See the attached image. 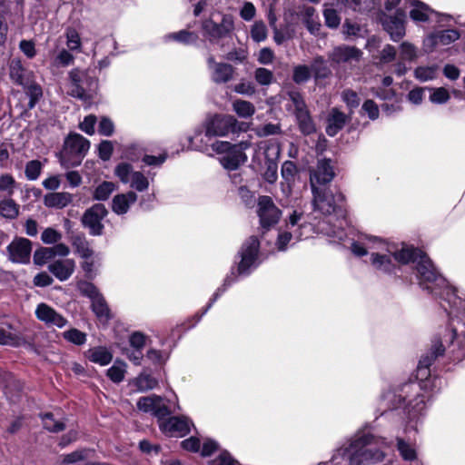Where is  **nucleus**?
<instances>
[{
  "label": "nucleus",
  "mask_w": 465,
  "mask_h": 465,
  "mask_svg": "<svg viewBox=\"0 0 465 465\" xmlns=\"http://www.w3.org/2000/svg\"><path fill=\"white\" fill-rule=\"evenodd\" d=\"M209 126V133L213 132L215 137H224L236 134L246 130V124L239 122L233 115L216 114L205 120Z\"/></svg>",
  "instance_id": "11"
},
{
  "label": "nucleus",
  "mask_w": 465,
  "mask_h": 465,
  "mask_svg": "<svg viewBox=\"0 0 465 465\" xmlns=\"http://www.w3.org/2000/svg\"><path fill=\"white\" fill-rule=\"evenodd\" d=\"M362 52L355 46L341 45L329 53V60L332 64H351L358 63L361 59Z\"/></svg>",
  "instance_id": "22"
},
{
  "label": "nucleus",
  "mask_w": 465,
  "mask_h": 465,
  "mask_svg": "<svg viewBox=\"0 0 465 465\" xmlns=\"http://www.w3.org/2000/svg\"><path fill=\"white\" fill-rule=\"evenodd\" d=\"M371 243L381 247L380 252L371 253V267L383 274L397 276L401 268L407 266L419 286L435 299L441 300L444 292L452 304L461 303V300L451 290V285L438 272L430 257L419 248L401 242L400 244L384 242L376 236H365Z\"/></svg>",
  "instance_id": "2"
},
{
  "label": "nucleus",
  "mask_w": 465,
  "mask_h": 465,
  "mask_svg": "<svg viewBox=\"0 0 465 465\" xmlns=\"http://www.w3.org/2000/svg\"><path fill=\"white\" fill-rule=\"evenodd\" d=\"M309 227L308 225H301L300 228L295 230H286L283 232H280L278 233L277 241H276V246L277 249L281 252H283L286 250L288 243L294 239L295 241H300L304 237L303 231ZM307 236H305L306 238Z\"/></svg>",
  "instance_id": "29"
},
{
  "label": "nucleus",
  "mask_w": 465,
  "mask_h": 465,
  "mask_svg": "<svg viewBox=\"0 0 465 465\" xmlns=\"http://www.w3.org/2000/svg\"><path fill=\"white\" fill-rule=\"evenodd\" d=\"M19 214V205L11 197L0 202V215L7 219H15Z\"/></svg>",
  "instance_id": "42"
},
{
  "label": "nucleus",
  "mask_w": 465,
  "mask_h": 465,
  "mask_svg": "<svg viewBox=\"0 0 465 465\" xmlns=\"http://www.w3.org/2000/svg\"><path fill=\"white\" fill-rule=\"evenodd\" d=\"M257 215L262 229H270L281 219L282 211L275 205L272 197L259 196L257 201Z\"/></svg>",
  "instance_id": "13"
},
{
  "label": "nucleus",
  "mask_w": 465,
  "mask_h": 465,
  "mask_svg": "<svg viewBox=\"0 0 465 465\" xmlns=\"http://www.w3.org/2000/svg\"><path fill=\"white\" fill-rule=\"evenodd\" d=\"M24 342V338L19 331L10 324L0 327V344L19 346Z\"/></svg>",
  "instance_id": "30"
},
{
  "label": "nucleus",
  "mask_w": 465,
  "mask_h": 465,
  "mask_svg": "<svg viewBox=\"0 0 465 465\" xmlns=\"http://www.w3.org/2000/svg\"><path fill=\"white\" fill-rule=\"evenodd\" d=\"M43 164L38 160H31L26 163L25 167V175L29 181H35L42 173Z\"/></svg>",
  "instance_id": "53"
},
{
  "label": "nucleus",
  "mask_w": 465,
  "mask_h": 465,
  "mask_svg": "<svg viewBox=\"0 0 465 465\" xmlns=\"http://www.w3.org/2000/svg\"><path fill=\"white\" fill-rule=\"evenodd\" d=\"M145 357L153 364L163 365L168 361L170 352L151 348L146 351Z\"/></svg>",
  "instance_id": "52"
},
{
  "label": "nucleus",
  "mask_w": 465,
  "mask_h": 465,
  "mask_svg": "<svg viewBox=\"0 0 465 465\" xmlns=\"http://www.w3.org/2000/svg\"><path fill=\"white\" fill-rule=\"evenodd\" d=\"M334 175L333 168L331 165V160L322 159L318 161L316 169L311 174V188L328 187L327 184L331 182Z\"/></svg>",
  "instance_id": "23"
},
{
  "label": "nucleus",
  "mask_w": 465,
  "mask_h": 465,
  "mask_svg": "<svg viewBox=\"0 0 465 465\" xmlns=\"http://www.w3.org/2000/svg\"><path fill=\"white\" fill-rule=\"evenodd\" d=\"M134 172L131 163L122 162L115 166L114 173L123 183L126 184L130 182Z\"/></svg>",
  "instance_id": "45"
},
{
  "label": "nucleus",
  "mask_w": 465,
  "mask_h": 465,
  "mask_svg": "<svg viewBox=\"0 0 465 465\" xmlns=\"http://www.w3.org/2000/svg\"><path fill=\"white\" fill-rule=\"evenodd\" d=\"M130 187L137 192H144L149 188L148 178L141 172H134L128 183Z\"/></svg>",
  "instance_id": "48"
},
{
  "label": "nucleus",
  "mask_w": 465,
  "mask_h": 465,
  "mask_svg": "<svg viewBox=\"0 0 465 465\" xmlns=\"http://www.w3.org/2000/svg\"><path fill=\"white\" fill-rule=\"evenodd\" d=\"M161 430L170 437H183L190 432L191 421L185 417H165L158 422Z\"/></svg>",
  "instance_id": "18"
},
{
  "label": "nucleus",
  "mask_w": 465,
  "mask_h": 465,
  "mask_svg": "<svg viewBox=\"0 0 465 465\" xmlns=\"http://www.w3.org/2000/svg\"><path fill=\"white\" fill-rule=\"evenodd\" d=\"M90 149V141L82 134L71 132L60 150V165L70 168L78 166Z\"/></svg>",
  "instance_id": "7"
},
{
  "label": "nucleus",
  "mask_w": 465,
  "mask_h": 465,
  "mask_svg": "<svg viewBox=\"0 0 465 465\" xmlns=\"http://www.w3.org/2000/svg\"><path fill=\"white\" fill-rule=\"evenodd\" d=\"M417 57V50L416 47L409 43V42H403L400 45V59L403 61H409L411 62L415 60Z\"/></svg>",
  "instance_id": "62"
},
{
  "label": "nucleus",
  "mask_w": 465,
  "mask_h": 465,
  "mask_svg": "<svg viewBox=\"0 0 465 465\" xmlns=\"http://www.w3.org/2000/svg\"><path fill=\"white\" fill-rule=\"evenodd\" d=\"M137 408L146 413H151L158 419V422L162 418L170 416L168 407L163 403L162 397L155 394L141 397L137 401Z\"/></svg>",
  "instance_id": "19"
},
{
  "label": "nucleus",
  "mask_w": 465,
  "mask_h": 465,
  "mask_svg": "<svg viewBox=\"0 0 465 465\" xmlns=\"http://www.w3.org/2000/svg\"><path fill=\"white\" fill-rule=\"evenodd\" d=\"M253 76L260 85H270L274 79L273 73L265 67L257 68L254 71Z\"/></svg>",
  "instance_id": "58"
},
{
  "label": "nucleus",
  "mask_w": 465,
  "mask_h": 465,
  "mask_svg": "<svg viewBox=\"0 0 465 465\" xmlns=\"http://www.w3.org/2000/svg\"><path fill=\"white\" fill-rule=\"evenodd\" d=\"M35 314L38 320L45 322L46 324L55 323L57 319L56 312L45 303H40L37 306Z\"/></svg>",
  "instance_id": "43"
},
{
  "label": "nucleus",
  "mask_w": 465,
  "mask_h": 465,
  "mask_svg": "<svg viewBox=\"0 0 465 465\" xmlns=\"http://www.w3.org/2000/svg\"><path fill=\"white\" fill-rule=\"evenodd\" d=\"M107 214L108 211L103 203H95L85 210L82 216V223L92 236H101L104 230L103 220Z\"/></svg>",
  "instance_id": "14"
},
{
  "label": "nucleus",
  "mask_w": 465,
  "mask_h": 465,
  "mask_svg": "<svg viewBox=\"0 0 465 465\" xmlns=\"http://www.w3.org/2000/svg\"><path fill=\"white\" fill-rule=\"evenodd\" d=\"M364 30L359 24L352 22L350 19H346L342 25V34L346 40H351L353 38H364L366 35Z\"/></svg>",
  "instance_id": "39"
},
{
  "label": "nucleus",
  "mask_w": 465,
  "mask_h": 465,
  "mask_svg": "<svg viewBox=\"0 0 465 465\" xmlns=\"http://www.w3.org/2000/svg\"><path fill=\"white\" fill-rule=\"evenodd\" d=\"M207 68L210 72L212 81L217 84L230 82L234 74V67L226 63H218L213 54L206 59Z\"/></svg>",
  "instance_id": "20"
},
{
  "label": "nucleus",
  "mask_w": 465,
  "mask_h": 465,
  "mask_svg": "<svg viewBox=\"0 0 465 465\" xmlns=\"http://www.w3.org/2000/svg\"><path fill=\"white\" fill-rule=\"evenodd\" d=\"M411 9L410 11V17L415 23L426 22H444L450 20V16L445 14H440L431 9L428 5L420 1H411Z\"/></svg>",
  "instance_id": "17"
},
{
  "label": "nucleus",
  "mask_w": 465,
  "mask_h": 465,
  "mask_svg": "<svg viewBox=\"0 0 465 465\" xmlns=\"http://www.w3.org/2000/svg\"><path fill=\"white\" fill-rule=\"evenodd\" d=\"M406 14L402 9H396L392 15H384L381 21L383 29L393 42L400 41L405 35Z\"/></svg>",
  "instance_id": "16"
},
{
  "label": "nucleus",
  "mask_w": 465,
  "mask_h": 465,
  "mask_svg": "<svg viewBox=\"0 0 465 465\" xmlns=\"http://www.w3.org/2000/svg\"><path fill=\"white\" fill-rule=\"evenodd\" d=\"M396 441L397 450L405 461H413L417 460V451L410 442L406 441L401 437H397Z\"/></svg>",
  "instance_id": "38"
},
{
  "label": "nucleus",
  "mask_w": 465,
  "mask_h": 465,
  "mask_svg": "<svg viewBox=\"0 0 465 465\" xmlns=\"http://www.w3.org/2000/svg\"><path fill=\"white\" fill-rule=\"evenodd\" d=\"M397 49L391 45H385L379 54V64H386L395 60Z\"/></svg>",
  "instance_id": "63"
},
{
  "label": "nucleus",
  "mask_w": 465,
  "mask_h": 465,
  "mask_svg": "<svg viewBox=\"0 0 465 465\" xmlns=\"http://www.w3.org/2000/svg\"><path fill=\"white\" fill-rule=\"evenodd\" d=\"M84 357L93 363L106 366L113 361L112 351L105 346H95L84 352Z\"/></svg>",
  "instance_id": "26"
},
{
  "label": "nucleus",
  "mask_w": 465,
  "mask_h": 465,
  "mask_svg": "<svg viewBox=\"0 0 465 465\" xmlns=\"http://www.w3.org/2000/svg\"><path fill=\"white\" fill-rule=\"evenodd\" d=\"M16 181L10 173H2L0 175V193L6 197H11L16 188Z\"/></svg>",
  "instance_id": "44"
},
{
  "label": "nucleus",
  "mask_w": 465,
  "mask_h": 465,
  "mask_svg": "<svg viewBox=\"0 0 465 465\" xmlns=\"http://www.w3.org/2000/svg\"><path fill=\"white\" fill-rule=\"evenodd\" d=\"M311 68L305 64H299L293 67L292 81L297 84H302L309 81L311 78Z\"/></svg>",
  "instance_id": "49"
},
{
  "label": "nucleus",
  "mask_w": 465,
  "mask_h": 465,
  "mask_svg": "<svg viewBox=\"0 0 465 465\" xmlns=\"http://www.w3.org/2000/svg\"><path fill=\"white\" fill-rule=\"evenodd\" d=\"M238 462L226 450L222 451L216 458L209 460V465H237Z\"/></svg>",
  "instance_id": "64"
},
{
  "label": "nucleus",
  "mask_w": 465,
  "mask_h": 465,
  "mask_svg": "<svg viewBox=\"0 0 465 465\" xmlns=\"http://www.w3.org/2000/svg\"><path fill=\"white\" fill-rule=\"evenodd\" d=\"M427 89L430 92L429 99L432 104H443L450 98L449 91L444 87H427Z\"/></svg>",
  "instance_id": "47"
},
{
  "label": "nucleus",
  "mask_w": 465,
  "mask_h": 465,
  "mask_svg": "<svg viewBox=\"0 0 465 465\" xmlns=\"http://www.w3.org/2000/svg\"><path fill=\"white\" fill-rule=\"evenodd\" d=\"M62 335L64 340L74 345H83L86 341V334L75 328L64 331Z\"/></svg>",
  "instance_id": "55"
},
{
  "label": "nucleus",
  "mask_w": 465,
  "mask_h": 465,
  "mask_svg": "<svg viewBox=\"0 0 465 465\" xmlns=\"http://www.w3.org/2000/svg\"><path fill=\"white\" fill-rule=\"evenodd\" d=\"M341 100L345 103L347 107L352 112L360 104V98L358 94L351 89H345L341 93Z\"/></svg>",
  "instance_id": "61"
},
{
  "label": "nucleus",
  "mask_w": 465,
  "mask_h": 465,
  "mask_svg": "<svg viewBox=\"0 0 465 465\" xmlns=\"http://www.w3.org/2000/svg\"><path fill=\"white\" fill-rule=\"evenodd\" d=\"M133 384L135 386L138 391L143 392L155 388L158 384V381L152 375L142 372L137 378L134 380Z\"/></svg>",
  "instance_id": "41"
},
{
  "label": "nucleus",
  "mask_w": 465,
  "mask_h": 465,
  "mask_svg": "<svg viewBox=\"0 0 465 465\" xmlns=\"http://www.w3.org/2000/svg\"><path fill=\"white\" fill-rule=\"evenodd\" d=\"M127 372V364L121 359H116L114 364L106 371V376L114 383H120L124 380Z\"/></svg>",
  "instance_id": "33"
},
{
  "label": "nucleus",
  "mask_w": 465,
  "mask_h": 465,
  "mask_svg": "<svg viewBox=\"0 0 465 465\" xmlns=\"http://www.w3.org/2000/svg\"><path fill=\"white\" fill-rule=\"evenodd\" d=\"M33 249L32 242L25 237H15L6 247L8 259L15 263L27 264L30 262Z\"/></svg>",
  "instance_id": "15"
},
{
  "label": "nucleus",
  "mask_w": 465,
  "mask_h": 465,
  "mask_svg": "<svg viewBox=\"0 0 465 465\" xmlns=\"http://www.w3.org/2000/svg\"><path fill=\"white\" fill-rule=\"evenodd\" d=\"M66 46L68 50H60V66H69L74 64L73 52H81L82 42L79 33L74 28L65 31Z\"/></svg>",
  "instance_id": "21"
},
{
  "label": "nucleus",
  "mask_w": 465,
  "mask_h": 465,
  "mask_svg": "<svg viewBox=\"0 0 465 465\" xmlns=\"http://www.w3.org/2000/svg\"><path fill=\"white\" fill-rule=\"evenodd\" d=\"M215 141L213 133H209V126L205 122L194 129L193 135L188 136L190 149L207 155H213V153H216L213 145Z\"/></svg>",
  "instance_id": "12"
},
{
  "label": "nucleus",
  "mask_w": 465,
  "mask_h": 465,
  "mask_svg": "<svg viewBox=\"0 0 465 465\" xmlns=\"http://www.w3.org/2000/svg\"><path fill=\"white\" fill-rule=\"evenodd\" d=\"M203 36L212 45H219L220 41L230 36L234 30V19L230 14H223L221 20L216 21L214 15L202 20Z\"/></svg>",
  "instance_id": "9"
},
{
  "label": "nucleus",
  "mask_w": 465,
  "mask_h": 465,
  "mask_svg": "<svg viewBox=\"0 0 465 465\" xmlns=\"http://www.w3.org/2000/svg\"><path fill=\"white\" fill-rule=\"evenodd\" d=\"M282 179L288 183L291 184L294 182L295 176L298 173V169L296 164L292 161H285L282 165L281 170Z\"/></svg>",
  "instance_id": "57"
},
{
  "label": "nucleus",
  "mask_w": 465,
  "mask_h": 465,
  "mask_svg": "<svg viewBox=\"0 0 465 465\" xmlns=\"http://www.w3.org/2000/svg\"><path fill=\"white\" fill-rule=\"evenodd\" d=\"M348 116L341 112L338 108H332L327 119L326 134L333 137L335 136L345 125Z\"/></svg>",
  "instance_id": "27"
},
{
  "label": "nucleus",
  "mask_w": 465,
  "mask_h": 465,
  "mask_svg": "<svg viewBox=\"0 0 465 465\" xmlns=\"http://www.w3.org/2000/svg\"><path fill=\"white\" fill-rule=\"evenodd\" d=\"M260 241L257 236H250L240 247L234 258V265L232 267L231 273L223 280V283L217 288L210 302L200 313L195 315L196 322L207 313L213 303L221 297L228 288L238 282L239 278L248 277L260 265Z\"/></svg>",
  "instance_id": "4"
},
{
  "label": "nucleus",
  "mask_w": 465,
  "mask_h": 465,
  "mask_svg": "<svg viewBox=\"0 0 465 465\" xmlns=\"http://www.w3.org/2000/svg\"><path fill=\"white\" fill-rule=\"evenodd\" d=\"M117 185L114 182L104 181L94 187L92 197L98 202H104L110 198L112 193L117 190Z\"/></svg>",
  "instance_id": "35"
},
{
  "label": "nucleus",
  "mask_w": 465,
  "mask_h": 465,
  "mask_svg": "<svg viewBox=\"0 0 465 465\" xmlns=\"http://www.w3.org/2000/svg\"><path fill=\"white\" fill-rule=\"evenodd\" d=\"M198 40V35L194 32L186 29L178 32L170 33L163 36L164 42L175 41L186 45H194Z\"/></svg>",
  "instance_id": "36"
},
{
  "label": "nucleus",
  "mask_w": 465,
  "mask_h": 465,
  "mask_svg": "<svg viewBox=\"0 0 465 465\" xmlns=\"http://www.w3.org/2000/svg\"><path fill=\"white\" fill-rule=\"evenodd\" d=\"M58 253V246L39 247L34 252V263L37 266H43L54 259Z\"/></svg>",
  "instance_id": "34"
},
{
  "label": "nucleus",
  "mask_w": 465,
  "mask_h": 465,
  "mask_svg": "<svg viewBox=\"0 0 465 465\" xmlns=\"http://www.w3.org/2000/svg\"><path fill=\"white\" fill-rule=\"evenodd\" d=\"M259 137H267L270 135L280 134L282 133L281 125L278 124L267 123L260 125L255 130Z\"/></svg>",
  "instance_id": "60"
},
{
  "label": "nucleus",
  "mask_w": 465,
  "mask_h": 465,
  "mask_svg": "<svg viewBox=\"0 0 465 465\" xmlns=\"http://www.w3.org/2000/svg\"><path fill=\"white\" fill-rule=\"evenodd\" d=\"M310 68L316 82L326 79L331 74V70L328 66L326 60L321 55L313 58Z\"/></svg>",
  "instance_id": "32"
},
{
  "label": "nucleus",
  "mask_w": 465,
  "mask_h": 465,
  "mask_svg": "<svg viewBox=\"0 0 465 465\" xmlns=\"http://www.w3.org/2000/svg\"><path fill=\"white\" fill-rule=\"evenodd\" d=\"M265 170L263 178L269 183H273L278 179V163L277 157L279 155V149L275 146L267 147L265 150Z\"/></svg>",
  "instance_id": "24"
},
{
  "label": "nucleus",
  "mask_w": 465,
  "mask_h": 465,
  "mask_svg": "<svg viewBox=\"0 0 465 465\" xmlns=\"http://www.w3.org/2000/svg\"><path fill=\"white\" fill-rule=\"evenodd\" d=\"M65 89L68 95L90 104L97 93L98 79L84 70L74 68L68 73Z\"/></svg>",
  "instance_id": "6"
},
{
  "label": "nucleus",
  "mask_w": 465,
  "mask_h": 465,
  "mask_svg": "<svg viewBox=\"0 0 465 465\" xmlns=\"http://www.w3.org/2000/svg\"><path fill=\"white\" fill-rule=\"evenodd\" d=\"M213 145L216 153L224 154L221 157L220 163L226 170H237L247 162L248 158L245 151L251 147L249 141H242L238 143H231L226 141H215Z\"/></svg>",
  "instance_id": "8"
},
{
  "label": "nucleus",
  "mask_w": 465,
  "mask_h": 465,
  "mask_svg": "<svg viewBox=\"0 0 465 465\" xmlns=\"http://www.w3.org/2000/svg\"><path fill=\"white\" fill-rule=\"evenodd\" d=\"M391 446L386 438L375 435L369 426L357 431L338 446L331 458L318 465H374L385 460L384 450Z\"/></svg>",
  "instance_id": "3"
},
{
  "label": "nucleus",
  "mask_w": 465,
  "mask_h": 465,
  "mask_svg": "<svg viewBox=\"0 0 465 465\" xmlns=\"http://www.w3.org/2000/svg\"><path fill=\"white\" fill-rule=\"evenodd\" d=\"M92 302V310L95 313V315L100 319H108L109 317V308L105 302V300L102 296V294L94 300Z\"/></svg>",
  "instance_id": "54"
},
{
  "label": "nucleus",
  "mask_w": 465,
  "mask_h": 465,
  "mask_svg": "<svg viewBox=\"0 0 465 465\" xmlns=\"http://www.w3.org/2000/svg\"><path fill=\"white\" fill-rule=\"evenodd\" d=\"M137 199L138 196L134 191H129L125 193H118L114 195L112 200V211L117 215H124L129 212L130 207Z\"/></svg>",
  "instance_id": "25"
},
{
  "label": "nucleus",
  "mask_w": 465,
  "mask_h": 465,
  "mask_svg": "<svg viewBox=\"0 0 465 465\" xmlns=\"http://www.w3.org/2000/svg\"><path fill=\"white\" fill-rule=\"evenodd\" d=\"M438 67L432 66H419L414 71L415 77L420 82H427L433 80L437 77Z\"/></svg>",
  "instance_id": "50"
},
{
  "label": "nucleus",
  "mask_w": 465,
  "mask_h": 465,
  "mask_svg": "<svg viewBox=\"0 0 465 465\" xmlns=\"http://www.w3.org/2000/svg\"><path fill=\"white\" fill-rule=\"evenodd\" d=\"M238 196L242 204L247 208H252L255 205L256 199L254 193L248 189L247 186L242 185L237 190Z\"/></svg>",
  "instance_id": "59"
},
{
  "label": "nucleus",
  "mask_w": 465,
  "mask_h": 465,
  "mask_svg": "<svg viewBox=\"0 0 465 465\" xmlns=\"http://www.w3.org/2000/svg\"><path fill=\"white\" fill-rule=\"evenodd\" d=\"M251 37L256 43H261L267 38V28L262 21H256L251 27Z\"/></svg>",
  "instance_id": "56"
},
{
  "label": "nucleus",
  "mask_w": 465,
  "mask_h": 465,
  "mask_svg": "<svg viewBox=\"0 0 465 465\" xmlns=\"http://www.w3.org/2000/svg\"><path fill=\"white\" fill-rule=\"evenodd\" d=\"M302 23L310 34L317 35L321 30L322 25L319 17L316 15V10L312 6L304 5L301 10Z\"/></svg>",
  "instance_id": "28"
},
{
  "label": "nucleus",
  "mask_w": 465,
  "mask_h": 465,
  "mask_svg": "<svg viewBox=\"0 0 465 465\" xmlns=\"http://www.w3.org/2000/svg\"><path fill=\"white\" fill-rule=\"evenodd\" d=\"M9 74L11 79L20 85L28 84L29 80L33 78L32 73L25 69L21 61L16 59H13L10 63Z\"/></svg>",
  "instance_id": "31"
},
{
  "label": "nucleus",
  "mask_w": 465,
  "mask_h": 465,
  "mask_svg": "<svg viewBox=\"0 0 465 465\" xmlns=\"http://www.w3.org/2000/svg\"><path fill=\"white\" fill-rule=\"evenodd\" d=\"M260 241L257 236H250L240 247L234 258V265L232 267L231 273L223 280V283L217 288L210 302L200 313L195 315L196 322L207 313L213 303L221 297L228 288L238 282L239 278L248 277L260 265Z\"/></svg>",
  "instance_id": "5"
},
{
  "label": "nucleus",
  "mask_w": 465,
  "mask_h": 465,
  "mask_svg": "<svg viewBox=\"0 0 465 465\" xmlns=\"http://www.w3.org/2000/svg\"><path fill=\"white\" fill-rule=\"evenodd\" d=\"M295 114L298 122L299 130L302 134L310 135L315 133V124L306 109L298 112Z\"/></svg>",
  "instance_id": "37"
},
{
  "label": "nucleus",
  "mask_w": 465,
  "mask_h": 465,
  "mask_svg": "<svg viewBox=\"0 0 465 465\" xmlns=\"http://www.w3.org/2000/svg\"><path fill=\"white\" fill-rule=\"evenodd\" d=\"M232 109L240 118H250L255 113V106L249 101L237 99L232 103Z\"/></svg>",
  "instance_id": "40"
},
{
  "label": "nucleus",
  "mask_w": 465,
  "mask_h": 465,
  "mask_svg": "<svg viewBox=\"0 0 465 465\" xmlns=\"http://www.w3.org/2000/svg\"><path fill=\"white\" fill-rule=\"evenodd\" d=\"M451 290L461 300V303L452 304L447 300L444 292L440 305L450 317V329L440 338L432 341L430 351L423 354L417 366L414 379L410 378L390 389L382 395V404L388 410L401 411L410 419H417L423 414L426 408L423 392H438L442 386V380L432 376L430 367L435 360L443 356L445 351L454 354L457 349L465 348V295L460 294L454 287Z\"/></svg>",
  "instance_id": "1"
},
{
  "label": "nucleus",
  "mask_w": 465,
  "mask_h": 465,
  "mask_svg": "<svg viewBox=\"0 0 465 465\" xmlns=\"http://www.w3.org/2000/svg\"><path fill=\"white\" fill-rule=\"evenodd\" d=\"M440 45H448L457 41L460 35L455 29H446L435 32Z\"/></svg>",
  "instance_id": "51"
},
{
  "label": "nucleus",
  "mask_w": 465,
  "mask_h": 465,
  "mask_svg": "<svg viewBox=\"0 0 465 465\" xmlns=\"http://www.w3.org/2000/svg\"><path fill=\"white\" fill-rule=\"evenodd\" d=\"M26 90V94L30 97L28 107L32 109L39 98L42 96V88L39 84H35L34 79L29 80L28 84H22Z\"/></svg>",
  "instance_id": "46"
},
{
  "label": "nucleus",
  "mask_w": 465,
  "mask_h": 465,
  "mask_svg": "<svg viewBox=\"0 0 465 465\" xmlns=\"http://www.w3.org/2000/svg\"><path fill=\"white\" fill-rule=\"evenodd\" d=\"M312 192L315 211H319L324 215L341 212L344 196L339 190H332L330 187H313Z\"/></svg>",
  "instance_id": "10"
}]
</instances>
